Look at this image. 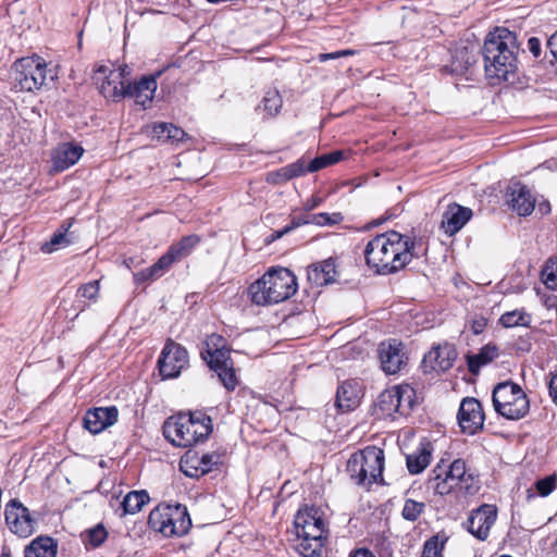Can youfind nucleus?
Instances as JSON below:
<instances>
[{
  "label": "nucleus",
  "mask_w": 557,
  "mask_h": 557,
  "mask_svg": "<svg viewBox=\"0 0 557 557\" xmlns=\"http://www.w3.org/2000/svg\"><path fill=\"white\" fill-rule=\"evenodd\" d=\"M377 351L381 368L387 374H396L407 364L408 358L404 352V346L397 339L382 342Z\"/></svg>",
  "instance_id": "16"
},
{
  "label": "nucleus",
  "mask_w": 557,
  "mask_h": 557,
  "mask_svg": "<svg viewBox=\"0 0 557 557\" xmlns=\"http://www.w3.org/2000/svg\"><path fill=\"white\" fill-rule=\"evenodd\" d=\"M84 148L72 143L59 145L52 152V170L63 172L73 166L82 158Z\"/></svg>",
  "instance_id": "22"
},
{
  "label": "nucleus",
  "mask_w": 557,
  "mask_h": 557,
  "mask_svg": "<svg viewBox=\"0 0 557 557\" xmlns=\"http://www.w3.org/2000/svg\"><path fill=\"white\" fill-rule=\"evenodd\" d=\"M201 356L212 371H218L233 363L228 350L219 347L213 350L208 348L201 351Z\"/></svg>",
  "instance_id": "33"
},
{
  "label": "nucleus",
  "mask_w": 557,
  "mask_h": 557,
  "mask_svg": "<svg viewBox=\"0 0 557 557\" xmlns=\"http://www.w3.org/2000/svg\"><path fill=\"white\" fill-rule=\"evenodd\" d=\"M486 324H487V322H486V319H484V318L474 319L471 322V331L474 334L479 335L484 331V329L486 327Z\"/></svg>",
  "instance_id": "58"
},
{
  "label": "nucleus",
  "mask_w": 557,
  "mask_h": 557,
  "mask_svg": "<svg viewBox=\"0 0 557 557\" xmlns=\"http://www.w3.org/2000/svg\"><path fill=\"white\" fill-rule=\"evenodd\" d=\"M468 469L466 466V461L462 459H456L451 462L448 469H445L444 474H446L450 482L460 484V480L465 478V474L467 473Z\"/></svg>",
  "instance_id": "46"
},
{
  "label": "nucleus",
  "mask_w": 557,
  "mask_h": 557,
  "mask_svg": "<svg viewBox=\"0 0 557 557\" xmlns=\"http://www.w3.org/2000/svg\"><path fill=\"white\" fill-rule=\"evenodd\" d=\"M349 557H375L372 552H370L368 548H360L356 550L355 553H351Z\"/></svg>",
  "instance_id": "60"
},
{
  "label": "nucleus",
  "mask_w": 557,
  "mask_h": 557,
  "mask_svg": "<svg viewBox=\"0 0 557 557\" xmlns=\"http://www.w3.org/2000/svg\"><path fill=\"white\" fill-rule=\"evenodd\" d=\"M520 47L516 33L506 27H496L490 32L482 47L486 77L493 84L513 82L518 71Z\"/></svg>",
  "instance_id": "2"
},
{
  "label": "nucleus",
  "mask_w": 557,
  "mask_h": 557,
  "mask_svg": "<svg viewBox=\"0 0 557 557\" xmlns=\"http://www.w3.org/2000/svg\"><path fill=\"white\" fill-rule=\"evenodd\" d=\"M307 173H310L309 161H307L306 158L302 157L296 160L295 162L278 169L276 172L271 173L268 181L275 184H280L287 182L292 178L302 176Z\"/></svg>",
  "instance_id": "27"
},
{
  "label": "nucleus",
  "mask_w": 557,
  "mask_h": 557,
  "mask_svg": "<svg viewBox=\"0 0 557 557\" xmlns=\"http://www.w3.org/2000/svg\"><path fill=\"white\" fill-rule=\"evenodd\" d=\"M497 518V508L495 505L483 504L472 509L462 523L463 528L480 541H485L490 535V530Z\"/></svg>",
  "instance_id": "14"
},
{
  "label": "nucleus",
  "mask_w": 557,
  "mask_h": 557,
  "mask_svg": "<svg viewBox=\"0 0 557 557\" xmlns=\"http://www.w3.org/2000/svg\"><path fill=\"white\" fill-rule=\"evenodd\" d=\"M219 460L220 456L214 453L199 456L198 453L188 450L180 461V469L186 476L198 479L209 473Z\"/></svg>",
  "instance_id": "17"
},
{
  "label": "nucleus",
  "mask_w": 557,
  "mask_h": 557,
  "mask_svg": "<svg viewBox=\"0 0 557 557\" xmlns=\"http://www.w3.org/2000/svg\"><path fill=\"white\" fill-rule=\"evenodd\" d=\"M200 243V237L198 235H187L184 236L178 243L170 246L172 250H175V255H177L178 259L188 256L193 249Z\"/></svg>",
  "instance_id": "37"
},
{
  "label": "nucleus",
  "mask_w": 557,
  "mask_h": 557,
  "mask_svg": "<svg viewBox=\"0 0 557 557\" xmlns=\"http://www.w3.org/2000/svg\"><path fill=\"white\" fill-rule=\"evenodd\" d=\"M134 283L136 285H140L143 283H146L150 280L158 278L157 274L152 270V267L146 268L139 272L133 273Z\"/></svg>",
  "instance_id": "54"
},
{
  "label": "nucleus",
  "mask_w": 557,
  "mask_h": 557,
  "mask_svg": "<svg viewBox=\"0 0 557 557\" xmlns=\"http://www.w3.org/2000/svg\"><path fill=\"white\" fill-rule=\"evenodd\" d=\"M432 447L430 443L420 447L406 458L407 469L410 474L421 473L431 462Z\"/></svg>",
  "instance_id": "29"
},
{
  "label": "nucleus",
  "mask_w": 557,
  "mask_h": 557,
  "mask_svg": "<svg viewBox=\"0 0 557 557\" xmlns=\"http://www.w3.org/2000/svg\"><path fill=\"white\" fill-rule=\"evenodd\" d=\"M297 290V278L287 269H272L250 284L248 295L257 306L276 305L290 298Z\"/></svg>",
  "instance_id": "4"
},
{
  "label": "nucleus",
  "mask_w": 557,
  "mask_h": 557,
  "mask_svg": "<svg viewBox=\"0 0 557 557\" xmlns=\"http://www.w3.org/2000/svg\"><path fill=\"white\" fill-rule=\"evenodd\" d=\"M422 239L388 231L370 239L363 250L366 264L377 275H391L405 269L414 258L425 255Z\"/></svg>",
  "instance_id": "1"
},
{
  "label": "nucleus",
  "mask_w": 557,
  "mask_h": 557,
  "mask_svg": "<svg viewBox=\"0 0 557 557\" xmlns=\"http://www.w3.org/2000/svg\"><path fill=\"white\" fill-rule=\"evenodd\" d=\"M290 231H287V225L284 226L283 228L281 230H276L274 231L272 234H271V240H275V239H278L281 237H283L284 235L288 234Z\"/></svg>",
  "instance_id": "61"
},
{
  "label": "nucleus",
  "mask_w": 557,
  "mask_h": 557,
  "mask_svg": "<svg viewBox=\"0 0 557 557\" xmlns=\"http://www.w3.org/2000/svg\"><path fill=\"white\" fill-rule=\"evenodd\" d=\"M160 72L156 74L145 75L137 82L127 79L125 86V98H132L135 102L146 109L153 100L154 92L158 87L157 78Z\"/></svg>",
  "instance_id": "18"
},
{
  "label": "nucleus",
  "mask_w": 557,
  "mask_h": 557,
  "mask_svg": "<svg viewBox=\"0 0 557 557\" xmlns=\"http://www.w3.org/2000/svg\"><path fill=\"white\" fill-rule=\"evenodd\" d=\"M127 66L112 69L110 65H99L94 74V81L100 94L108 100L117 102L125 98V86L129 72Z\"/></svg>",
  "instance_id": "11"
},
{
  "label": "nucleus",
  "mask_w": 557,
  "mask_h": 557,
  "mask_svg": "<svg viewBox=\"0 0 557 557\" xmlns=\"http://www.w3.org/2000/svg\"><path fill=\"white\" fill-rule=\"evenodd\" d=\"M361 395L358 383L354 381L343 382L336 393L335 407L339 412L355 410L360 404Z\"/></svg>",
  "instance_id": "25"
},
{
  "label": "nucleus",
  "mask_w": 557,
  "mask_h": 557,
  "mask_svg": "<svg viewBox=\"0 0 557 557\" xmlns=\"http://www.w3.org/2000/svg\"><path fill=\"white\" fill-rule=\"evenodd\" d=\"M149 500V494L145 490L128 492L121 503L123 515H135L139 512Z\"/></svg>",
  "instance_id": "32"
},
{
  "label": "nucleus",
  "mask_w": 557,
  "mask_h": 557,
  "mask_svg": "<svg viewBox=\"0 0 557 557\" xmlns=\"http://www.w3.org/2000/svg\"><path fill=\"white\" fill-rule=\"evenodd\" d=\"M99 289H100L99 281H91V282H88V283L82 285L78 288L77 294L83 298H86L89 300H96L98 297V294H99Z\"/></svg>",
  "instance_id": "49"
},
{
  "label": "nucleus",
  "mask_w": 557,
  "mask_h": 557,
  "mask_svg": "<svg viewBox=\"0 0 557 557\" xmlns=\"http://www.w3.org/2000/svg\"><path fill=\"white\" fill-rule=\"evenodd\" d=\"M295 550L302 557H320L327 539L323 512L319 507L305 506L294 518Z\"/></svg>",
  "instance_id": "3"
},
{
  "label": "nucleus",
  "mask_w": 557,
  "mask_h": 557,
  "mask_svg": "<svg viewBox=\"0 0 557 557\" xmlns=\"http://www.w3.org/2000/svg\"><path fill=\"white\" fill-rule=\"evenodd\" d=\"M187 137V134L186 132L172 124V123H169V131H168V135H166V144H170V145H175L177 146L180 143H182L185 138Z\"/></svg>",
  "instance_id": "50"
},
{
  "label": "nucleus",
  "mask_w": 557,
  "mask_h": 557,
  "mask_svg": "<svg viewBox=\"0 0 557 557\" xmlns=\"http://www.w3.org/2000/svg\"><path fill=\"white\" fill-rule=\"evenodd\" d=\"M343 220V216L341 213H326V212H320L315 213V223L314 225L318 226H327V225H335L339 223Z\"/></svg>",
  "instance_id": "51"
},
{
  "label": "nucleus",
  "mask_w": 557,
  "mask_h": 557,
  "mask_svg": "<svg viewBox=\"0 0 557 557\" xmlns=\"http://www.w3.org/2000/svg\"><path fill=\"white\" fill-rule=\"evenodd\" d=\"M302 225H308L306 212L292 216L290 223L287 224V231H293Z\"/></svg>",
  "instance_id": "55"
},
{
  "label": "nucleus",
  "mask_w": 557,
  "mask_h": 557,
  "mask_svg": "<svg viewBox=\"0 0 557 557\" xmlns=\"http://www.w3.org/2000/svg\"><path fill=\"white\" fill-rule=\"evenodd\" d=\"M211 432V418L200 411L172 416L163 424L164 437L184 448L203 442Z\"/></svg>",
  "instance_id": "5"
},
{
  "label": "nucleus",
  "mask_w": 557,
  "mask_h": 557,
  "mask_svg": "<svg viewBox=\"0 0 557 557\" xmlns=\"http://www.w3.org/2000/svg\"><path fill=\"white\" fill-rule=\"evenodd\" d=\"M548 392L553 403L557 406V372L553 373L549 379Z\"/></svg>",
  "instance_id": "56"
},
{
  "label": "nucleus",
  "mask_w": 557,
  "mask_h": 557,
  "mask_svg": "<svg viewBox=\"0 0 557 557\" xmlns=\"http://www.w3.org/2000/svg\"><path fill=\"white\" fill-rule=\"evenodd\" d=\"M337 271L335 260L329 258L318 263H313L307 269V278L315 287L326 286L336 281Z\"/></svg>",
  "instance_id": "24"
},
{
  "label": "nucleus",
  "mask_w": 557,
  "mask_h": 557,
  "mask_svg": "<svg viewBox=\"0 0 557 557\" xmlns=\"http://www.w3.org/2000/svg\"><path fill=\"white\" fill-rule=\"evenodd\" d=\"M47 79V63L40 57L22 58L15 63V86L22 91L39 90Z\"/></svg>",
  "instance_id": "10"
},
{
  "label": "nucleus",
  "mask_w": 557,
  "mask_h": 557,
  "mask_svg": "<svg viewBox=\"0 0 557 557\" xmlns=\"http://www.w3.org/2000/svg\"><path fill=\"white\" fill-rule=\"evenodd\" d=\"M457 358L454 345L443 344L432 348L423 358V367L436 372L449 370Z\"/></svg>",
  "instance_id": "21"
},
{
  "label": "nucleus",
  "mask_w": 557,
  "mask_h": 557,
  "mask_svg": "<svg viewBox=\"0 0 557 557\" xmlns=\"http://www.w3.org/2000/svg\"><path fill=\"white\" fill-rule=\"evenodd\" d=\"M384 450L367 446L354 453L347 461V472L351 480L362 486H371L383 481Z\"/></svg>",
  "instance_id": "6"
},
{
  "label": "nucleus",
  "mask_w": 557,
  "mask_h": 557,
  "mask_svg": "<svg viewBox=\"0 0 557 557\" xmlns=\"http://www.w3.org/2000/svg\"><path fill=\"white\" fill-rule=\"evenodd\" d=\"M175 250H172L171 248L168 249V251L161 256L157 262H154L151 267L154 273L158 277L162 276L164 272L176 261H178L177 255L174 253Z\"/></svg>",
  "instance_id": "43"
},
{
  "label": "nucleus",
  "mask_w": 557,
  "mask_h": 557,
  "mask_svg": "<svg viewBox=\"0 0 557 557\" xmlns=\"http://www.w3.org/2000/svg\"><path fill=\"white\" fill-rule=\"evenodd\" d=\"M306 212V216H307V220H308V224H313L315 223V213H311L310 211H305Z\"/></svg>",
  "instance_id": "63"
},
{
  "label": "nucleus",
  "mask_w": 557,
  "mask_h": 557,
  "mask_svg": "<svg viewBox=\"0 0 557 557\" xmlns=\"http://www.w3.org/2000/svg\"><path fill=\"white\" fill-rule=\"evenodd\" d=\"M222 341V337L221 336H218L215 334H212L208 337L206 344L207 346L209 347L211 344H213L214 346H218V342H221Z\"/></svg>",
  "instance_id": "62"
},
{
  "label": "nucleus",
  "mask_w": 557,
  "mask_h": 557,
  "mask_svg": "<svg viewBox=\"0 0 557 557\" xmlns=\"http://www.w3.org/2000/svg\"><path fill=\"white\" fill-rule=\"evenodd\" d=\"M214 372L216 373L219 381L228 392H233L236 388L238 382L233 363Z\"/></svg>",
  "instance_id": "45"
},
{
  "label": "nucleus",
  "mask_w": 557,
  "mask_h": 557,
  "mask_svg": "<svg viewBox=\"0 0 557 557\" xmlns=\"http://www.w3.org/2000/svg\"><path fill=\"white\" fill-rule=\"evenodd\" d=\"M444 546L445 541L434 535L424 542L421 557H443Z\"/></svg>",
  "instance_id": "40"
},
{
  "label": "nucleus",
  "mask_w": 557,
  "mask_h": 557,
  "mask_svg": "<svg viewBox=\"0 0 557 557\" xmlns=\"http://www.w3.org/2000/svg\"><path fill=\"white\" fill-rule=\"evenodd\" d=\"M424 508H425L424 503L417 502V500L409 498V499H406V502L404 504L401 516L405 520L413 522L421 516Z\"/></svg>",
  "instance_id": "41"
},
{
  "label": "nucleus",
  "mask_w": 557,
  "mask_h": 557,
  "mask_svg": "<svg viewBox=\"0 0 557 557\" xmlns=\"http://www.w3.org/2000/svg\"><path fill=\"white\" fill-rule=\"evenodd\" d=\"M499 323L504 327L529 326L531 323V315L523 310H512L503 313L499 318Z\"/></svg>",
  "instance_id": "36"
},
{
  "label": "nucleus",
  "mask_w": 557,
  "mask_h": 557,
  "mask_svg": "<svg viewBox=\"0 0 557 557\" xmlns=\"http://www.w3.org/2000/svg\"><path fill=\"white\" fill-rule=\"evenodd\" d=\"M457 488L463 490L467 494H475L480 488L479 480L473 473L467 471Z\"/></svg>",
  "instance_id": "48"
},
{
  "label": "nucleus",
  "mask_w": 557,
  "mask_h": 557,
  "mask_svg": "<svg viewBox=\"0 0 557 557\" xmlns=\"http://www.w3.org/2000/svg\"><path fill=\"white\" fill-rule=\"evenodd\" d=\"M175 250H172L171 248L168 249V251L161 256L157 262H154L151 267L154 273L158 277L162 276L164 272L176 261H178L177 255L174 253Z\"/></svg>",
  "instance_id": "44"
},
{
  "label": "nucleus",
  "mask_w": 557,
  "mask_h": 557,
  "mask_svg": "<svg viewBox=\"0 0 557 557\" xmlns=\"http://www.w3.org/2000/svg\"><path fill=\"white\" fill-rule=\"evenodd\" d=\"M148 524L165 537L183 536L189 531L191 519L184 505L160 504L150 511Z\"/></svg>",
  "instance_id": "7"
},
{
  "label": "nucleus",
  "mask_w": 557,
  "mask_h": 557,
  "mask_svg": "<svg viewBox=\"0 0 557 557\" xmlns=\"http://www.w3.org/2000/svg\"><path fill=\"white\" fill-rule=\"evenodd\" d=\"M508 203L520 216L530 215L535 208V198L528 186L512 182L507 188Z\"/></svg>",
  "instance_id": "20"
},
{
  "label": "nucleus",
  "mask_w": 557,
  "mask_h": 557,
  "mask_svg": "<svg viewBox=\"0 0 557 557\" xmlns=\"http://www.w3.org/2000/svg\"><path fill=\"white\" fill-rule=\"evenodd\" d=\"M461 432L474 435L483 429L485 416L481 403L472 397L463 398L457 414Z\"/></svg>",
  "instance_id": "15"
},
{
  "label": "nucleus",
  "mask_w": 557,
  "mask_h": 557,
  "mask_svg": "<svg viewBox=\"0 0 557 557\" xmlns=\"http://www.w3.org/2000/svg\"><path fill=\"white\" fill-rule=\"evenodd\" d=\"M4 521L10 532L21 539H27L36 531V519L30 510L17 498L7 503Z\"/></svg>",
  "instance_id": "12"
},
{
  "label": "nucleus",
  "mask_w": 557,
  "mask_h": 557,
  "mask_svg": "<svg viewBox=\"0 0 557 557\" xmlns=\"http://www.w3.org/2000/svg\"><path fill=\"white\" fill-rule=\"evenodd\" d=\"M282 106L283 100L280 92L276 89H270L265 91L257 110H262L268 117H273L280 113Z\"/></svg>",
  "instance_id": "34"
},
{
  "label": "nucleus",
  "mask_w": 557,
  "mask_h": 557,
  "mask_svg": "<svg viewBox=\"0 0 557 557\" xmlns=\"http://www.w3.org/2000/svg\"><path fill=\"white\" fill-rule=\"evenodd\" d=\"M356 53H357L356 50L344 49V50H338V51H334V52H330V53H320L318 55V60L320 62H326L329 60H336V59H339L343 57H351V55H355Z\"/></svg>",
  "instance_id": "53"
},
{
  "label": "nucleus",
  "mask_w": 557,
  "mask_h": 557,
  "mask_svg": "<svg viewBox=\"0 0 557 557\" xmlns=\"http://www.w3.org/2000/svg\"><path fill=\"white\" fill-rule=\"evenodd\" d=\"M557 487V475L555 473L539 479L534 483V488L541 497L552 494Z\"/></svg>",
  "instance_id": "42"
},
{
  "label": "nucleus",
  "mask_w": 557,
  "mask_h": 557,
  "mask_svg": "<svg viewBox=\"0 0 557 557\" xmlns=\"http://www.w3.org/2000/svg\"><path fill=\"white\" fill-rule=\"evenodd\" d=\"M445 468L437 466L435 467L428 481L429 488H432L438 495H447L454 488H457L456 483L450 482L449 478L444 474Z\"/></svg>",
  "instance_id": "31"
},
{
  "label": "nucleus",
  "mask_w": 557,
  "mask_h": 557,
  "mask_svg": "<svg viewBox=\"0 0 557 557\" xmlns=\"http://www.w3.org/2000/svg\"><path fill=\"white\" fill-rule=\"evenodd\" d=\"M528 48L530 52L535 57L539 58L541 54V41L536 37H531L528 40Z\"/></svg>",
  "instance_id": "57"
},
{
  "label": "nucleus",
  "mask_w": 557,
  "mask_h": 557,
  "mask_svg": "<svg viewBox=\"0 0 557 557\" xmlns=\"http://www.w3.org/2000/svg\"><path fill=\"white\" fill-rule=\"evenodd\" d=\"M475 55L468 47L457 48L451 54V62L442 71L455 76H462L475 63Z\"/></svg>",
  "instance_id": "26"
},
{
  "label": "nucleus",
  "mask_w": 557,
  "mask_h": 557,
  "mask_svg": "<svg viewBox=\"0 0 557 557\" xmlns=\"http://www.w3.org/2000/svg\"><path fill=\"white\" fill-rule=\"evenodd\" d=\"M169 131V123L159 122L151 125L150 135L153 139L166 144V135Z\"/></svg>",
  "instance_id": "52"
},
{
  "label": "nucleus",
  "mask_w": 557,
  "mask_h": 557,
  "mask_svg": "<svg viewBox=\"0 0 557 557\" xmlns=\"http://www.w3.org/2000/svg\"><path fill=\"white\" fill-rule=\"evenodd\" d=\"M322 203V199L320 197H311L307 199L304 203V211H312L318 208Z\"/></svg>",
  "instance_id": "59"
},
{
  "label": "nucleus",
  "mask_w": 557,
  "mask_h": 557,
  "mask_svg": "<svg viewBox=\"0 0 557 557\" xmlns=\"http://www.w3.org/2000/svg\"><path fill=\"white\" fill-rule=\"evenodd\" d=\"M343 150H334L329 153H324L315 157L309 161V172L314 173L330 165L336 164L344 159Z\"/></svg>",
  "instance_id": "35"
},
{
  "label": "nucleus",
  "mask_w": 557,
  "mask_h": 557,
  "mask_svg": "<svg viewBox=\"0 0 557 557\" xmlns=\"http://www.w3.org/2000/svg\"><path fill=\"white\" fill-rule=\"evenodd\" d=\"M498 357L496 346L485 345L478 354L467 356V366L472 374H478L482 367L486 366Z\"/></svg>",
  "instance_id": "30"
},
{
  "label": "nucleus",
  "mask_w": 557,
  "mask_h": 557,
  "mask_svg": "<svg viewBox=\"0 0 557 557\" xmlns=\"http://www.w3.org/2000/svg\"><path fill=\"white\" fill-rule=\"evenodd\" d=\"M67 228L59 230L55 232L49 242H46L41 246V250L45 253H52L53 251L66 247L70 244V239L66 237Z\"/></svg>",
  "instance_id": "39"
},
{
  "label": "nucleus",
  "mask_w": 557,
  "mask_h": 557,
  "mask_svg": "<svg viewBox=\"0 0 557 557\" xmlns=\"http://www.w3.org/2000/svg\"><path fill=\"white\" fill-rule=\"evenodd\" d=\"M541 278L547 288L557 290V257L547 260L541 272Z\"/></svg>",
  "instance_id": "38"
},
{
  "label": "nucleus",
  "mask_w": 557,
  "mask_h": 557,
  "mask_svg": "<svg viewBox=\"0 0 557 557\" xmlns=\"http://www.w3.org/2000/svg\"><path fill=\"white\" fill-rule=\"evenodd\" d=\"M414 391L409 385H396L384 389L377 397L375 412L379 418L395 420L412 409Z\"/></svg>",
  "instance_id": "9"
},
{
  "label": "nucleus",
  "mask_w": 557,
  "mask_h": 557,
  "mask_svg": "<svg viewBox=\"0 0 557 557\" xmlns=\"http://www.w3.org/2000/svg\"><path fill=\"white\" fill-rule=\"evenodd\" d=\"M188 351L178 343L168 339L161 350L158 368L163 379H175L188 366Z\"/></svg>",
  "instance_id": "13"
},
{
  "label": "nucleus",
  "mask_w": 557,
  "mask_h": 557,
  "mask_svg": "<svg viewBox=\"0 0 557 557\" xmlns=\"http://www.w3.org/2000/svg\"><path fill=\"white\" fill-rule=\"evenodd\" d=\"M471 216L472 210L470 208L451 203L443 214L442 228L447 235L453 236L468 223Z\"/></svg>",
  "instance_id": "23"
},
{
  "label": "nucleus",
  "mask_w": 557,
  "mask_h": 557,
  "mask_svg": "<svg viewBox=\"0 0 557 557\" xmlns=\"http://www.w3.org/2000/svg\"><path fill=\"white\" fill-rule=\"evenodd\" d=\"M107 537L108 532L102 524H97L87 531V542L94 548L99 547Z\"/></svg>",
  "instance_id": "47"
},
{
  "label": "nucleus",
  "mask_w": 557,
  "mask_h": 557,
  "mask_svg": "<svg viewBox=\"0 0 557 557\" xmlns=\"http://www.w3.org/2000/svg\"><path fill=\"white\" fill-rule=\"evenodd\" d=\"M0 557H11L10 548L5 545L2 546V553Z\"/></svg>",
  "instance_id": "64"
},
{
  "label": "nucleus",
  "mask_w": 557,
  "mask_h": 557,
  "mask_svg": "<svg viewBox=\"0 0 557 557\" xmlns=\"http://www.w3.org/2000/svg\"><path fill=\"white\" fill-rule=\"evenodd\" d=\"M25 557H55L57 543L50 536L34 539L24 549Z\"/></svg>",
  "instance_id": "28"
},
{
  "label": "nucleus",
  "mask_w": 557,
  "mask_h": 557,
  "mask_svg": "<svg viewBox=\"0 0 557 557\" xmlns=\"http://www.w3.org/2000/svg\"><path fill=\"white\" fill-rule=\"evenodd\" d=\"M492 400L495 411L508 420H519L530 409L525 393L513 382L498 383L493 389Z\"/></svg>",
  "instance_id": "8"
},
{
  "label": "nucleus",
  "mask_w": 557,
  "mask_h": 557,
  "mask_svg": "<svg viewBox=\"0 0 557 557\" xmlns=\"http://www.w3.org/2000/svg\"><path fill=\"white\" fill-rule=\"evenodd\" d=\"M119 410L115 406L88 409L83 419L84 428L91 434H98L117 422Z\"/></svg>",
  "instance_id": "19"
}]
</instances>
